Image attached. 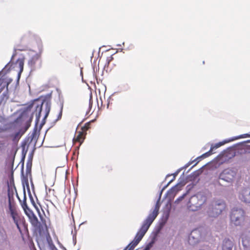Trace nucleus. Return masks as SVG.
Masks as SVG:
<instances>
[{"label":"nucleus","instance_id":"8","mask_svg":"<svg viewBox=\"0 0 250 250\" xmlns=\"http://www.w3.org/2000/svg\"><path fill=\"white\" fill-rule=\"evenodd\" d=\"M86 134V133H84L83 131H77L73 139V143L76 144L78 142L79 143V145L80 146L83 143Z\"/></svg>","mask_w":250,"mask_h":250},{"label":"nucleus","instance_id":"35","mask_svg":"<svg viewBox=\"0 0 250 250\" xmlns=\"http://www.w3.org/2000/svg\"><path fill=\"white\" fill-rule=\"evenodd\" d=\"M91 106H92V103H91V99H90L89 102V107L91 108Z\"/></svg>","mask_w":250,"mask_h":250},{"label":"nucleus","instance_id":"24","mask_svg":"<svg viewBox=\"0 0 250 250\" xmlns=\"http://www.w3.org/2000/svg\"><path fill=\"white\" fill-rule=\"evenodd\" d=\"M50 105L48 104V103H46L45 104V112H46V113H45V115L44 116V118H46L47 117V116L48 115V114L50 112Z\"/></svg>","mask_w":250,"mask_h":250},{"label":"nucleus","instance_id":"7","mask_svg":"<svg viewBox=\"0 0 250 250\" xmlns=\"http://www.w3.org/2000/svg\"><path fill=\"white\" fill-rule=\"evenodd\" d=\"M239 198L244 202L250 203V188L243 189L240 193Z\"/></svg>","mask_w":250,"mask_h":250},{"label":"nucleus","instance_id":"30","mask_svg":"<svg viewBox=\"0 0 250 250\" xmlns=\"http://www.w3.org/2000/svg\"><path fill=\"white\" fill-rule=\"evenodd\" d=\"M30 123H27L26 124V125L24 127V130L22 131L24 132V133L26 131V130L28 129V128L30 127Z\"/></svg>","mask_w":250,"mask_h":250},{"label":"nucleus","instance_id":"11","mask_svg":"<svg viewBox=\"0 0 250 250\" xmlns=\"http://www.w3.org/2000/svg\"><path fill=\"white\" fill-rule=\"evenodd\" d=\"M12 80L6 78L0 79V93L6 88V91H8V87L11 83Z\"/></svg>","mask_w":250,"mask_h":250},{"label":"nucleus","instance_id":"38","mask_svg":"<svg viewBox=\"0 0 250 250\" xmlns=\"http://www.w3.org/2000/svg\"><path fill=\"white\" fill-rule=\"evenodd\" d=\"M172 181V180L170 181V182H169V183H168V184H169L170 182H171V181Z\"/></svg>","mask_w":250,"mask_h":250},{"label":"nucleus","instance_id":"33","mask_svg":"<svg viewBox=\"0 0 250 250\" xmlns=\"http://www.w3.org/2000/svg\"><path fill=\"white\" fill-rule=\"evenodd\" d=\"M62 106L60 113L59 114L58 119H60L62 116Z\"/></svg>","mask_w":250,"mask_h":250},{"label":"nucleus","instance_id":"2","mask_svg":"<svg viewBox=\"0 0 250 250\" xmlns=\"http://www.w3.org/2000/svg\"><path fill=\"white\" fill-rule=\"evenodd\" d=\"M226 208V204L223 200H214L208 211L209 216L216 217L221 214Z\"/></svg>","mask_w":250,"mask_h":250},{"label":"nucleus","instance_id":"29","mask_svg":"<svg viewBox=\"0 0 250 250\" xmlns=\"http://www.w3.org/2000/svg\"><path fill=\"white\" fill-rule=\"evenodd\" d=\"M38 107H39V112L38 113V115H37V122H38L39 119H40V118L41 117V111H42V106L39 107V106H38L37 108Z\"/></svg>","mask_w":250,"mask_h":250},{"label":"nucleus","instance_id":"32","mask_svg":"<svg viewBox=\"0 0 250 250\" xmlns=\"http://www.w3.org/2000/svg\"><path fill=\"white\" fill-rule=\"evenodd\" d=\"M113 57L112 56H110L109 57H108L107 58L106 61L107 62L108 64L109 63V62L113 60Z\"/></svg>","mask_w":250,"mask_h":250},{"label":"nucleus","instance_id":"10","mask_svg":"<svg viewBox=\"0 0 250 250\" xmlns=\"http://www.w3.org/2000/svg\"><path fill=\"white\" fill-rule=\"evenodd\" d=\"M39 216L41 220L40 228H39V230L40 232H44L47 230V226L46 224V217L45 216H42L39 213Z\"/></svg>","mask_w":250,"mask_h":250},{"label":"nucleus","instance_id":"25","mask_svg":"<svg viewBox=\"0 0 250 250\" xmlns=\"http://www.w3.org/2000/svg\"><path fill=\"white\" fill-rule=\"evenodd\" d=\"M21 205L23 209H24L25 208H27L28 207V206L26 203V198L25 195L24 196V199H23L22 202L21 203Z\"/></svg>","mask_w":250,"mask_h":250},{"label":"nucleus","instance_id":"5","mask_svg":"<svg viewBox=\"0 0 250 250\" xmlns=\"http://www.w3.org/2000/svg\"><path fill=\"white\" fill-rule=\"evenodd\" d=\"M237 171L235 169L227 168L224 169L219 175V179L232 184L236 179Z\"/></svg>","mask_w":250,"mask_h":250},{"label":"nucleus","instance_id":"12","mask_svg":"<svg viewBox=\"0 0 250 250\" xmlns=\"http://www.w3.org/2000/svg\"><path fill=\"white\" fill-rule=\"evenodd\" d=\"M38 138V133L37 131V126L34 129L31 135L28 137L27 141H29V144L34 142L35 145Z\"/></svg>","mask_w":250,"mask_h":250},{"label":"nucleus","instance_id":"23","mask_svg":"<svg viewBox=\"0 0 250 250\" xmlns=\"http://www.w3.org/2000/svg\"><path fill=\"white\" fill-rule=\"evenodd\" d=\"M23 210L28 217L34 214L33 212L28 207L24 208Z\"/></svg>","mask_w":250,"mask_h":250},{"label":"nucleus","instance_id":"21","mask_svg":"<svg viewBox=\"0 0 250 250\" xmlns=\"http://www.w3.org/2000/svg\"><path fill=\"white\" fill-rule=\"evenodd\" d=\"M102 168L103 171L106 173H110L113 170L112 167L110 165H106L103 167Z\"/></svg>","mask_w":250,"mask_h":250},{"label":"nucleus","instance_id":"28","mask_svg":"<svg viewBox=\"0 0 250 250\" xmlns=\"http://www.w3.org/2000/svg\"><path fill=\"white\" fill-rule=\"evenodd\" d=\"M223 145V143L220 142L219 143H217L215 144L214 146H211V147H213V150L214 149H217L220 146H221Z\"/></svg>","mask_w":250,"mask_h":250},{"label":"nucleus","instance_id":"39","mask_svg":"<svg viewBox=\"0 0 250 250\" xmlns=\"http://www.w3.org/2000/svg\"><path fill=\"white\" fill-rule=\"evenodd\" d=\"M144 250H146L144 249Z\"/></svg>","mask_w":250,"mask_h":250},{"label":"nucleus","instance_id":"17","mask_svg":"<svg viewBox=\"0 0 250 250\" xmlns=\"http://www.w3.org/2000/svg\"><path fill=\"white\" fill-rule=\"evenodd\" d=\"M213 150V147H210V149L206 153H205L204 154H202L201 156L197 157L196 159L200 160L201 158L204 159V158L209 157V156H210L211 154H213V152H212Z\"/></svg>","mask_w":250,"mask_h":250},{"label":"nucleus","instance_id":"15","mask_svg":"<svg viewBox=\"0 0 250 250\" xmlns=\"http://www.w3.org/2000/svg\"><path fill=\"white\" fill-rule=\"evenodd\" d=\"M8 241V237L5 230L3 228H0V243Z\"/></svg>","mask_w":250,"mask_h":250},{"label":"nucleus","instance_id":"9","mask_svg":"<svg viewBox=\"0 0 250 250\" xmlns=\"http://www.w3.org/2000/svg\"><path fill=\"white\" fill-rule=\"evenodd\" d=\"M233 246L234 244L231 240L225 238L222 242V250H232Z\"/></svg>","mask_w":250,"mask_h":250},{"label":"nucleus","instance_id":"20","mask_svg":"<svg viewBox=\"0 0 250 250\" xmlns=\"http://www.w3.org/2000/svg\"><path fill=\"white\" fill-rule=\"evenodd\" d=\"M94 121L92 120L91 122H89L86 123L82 127L81 131H83L84 133H86V131L88 130L89 128H91V123L93 122Z\"/></svg>","mask_w":250,"mask_h":250},{"label":"nucleus","instance_id":"22","mask_svg":"<svg viewBox=\"0 0 250 250\" xmlns=\"http://www.w3.org/2000/svg\"><path fill=\"white\" fill-rule=\"evenodd\" d=\"M198 231L196 229L193 230L191 232V233L189 237V239L190 240L191 238H192L193 239H195V241H194L195 243L198 242L199 240H198V238H194V234L195 235L196 234L198 233Z\"/></svg>","mask_w":250,"mask_h":250},{"label":"nucleus","instance_id":"14","mask_svg":"<svg viewBox=\"0 0 250 250\" xmlns=\"http://www.w3.org/2000/svg\"><path fill=\"white\" fill-rule=\"evenodd\" d=\"M29 221L33 226L39 229L40 228V223L39 222L38 219L36 216L34 214H32L28 217Z\"/></svg>","mask_w":250,"mask_h":250},{"label":"nucleus","instance_id":"6","mask_svg":"<svg viewBox=\"0 0 250 250\" xmlns=\"http://www.w3.org/2000/svg\"><path fill=\"white\" fill-rule=\"evenodd\" d=\"M242 245L245 250H250V231L245 232L242 235Z\"/></svg>","mask_w":250,"mask_h":250},{"label":"nucleus","instance_id":"36","mask_svg":"<svg viewBox=\"0 0 250 250\" xmlns=\"http://www.w3.org/2000/svg\"><path fill=\"white\" fill-rule=\"evenodd\" d=\"M52 250H58L56 247L53 249Z\"/></svg>","mask_w":250,"mask_h":250},{"label":"nucleus","instance_id":"18","mask_svg":"<svg viewBox=\"0 0 250 250\" xmlns=\"http://www.w3.org/2000/svg\"><path fill=\"white\" fill-rule=\"evenodd\" d=\"M9 209L10 212L11 216L15 215L16 214L18 213L16 210V207L14 205H12L10 201L9 202Z\"/></svg>","mask_w":250,"mask_h":250},{"label":"nucleus","instance_id":"19","mask_svg":"<svg viewBox=\"0 0 250 250\" xmlns=\"http://www.w3.org/2000/svg\"><path fill=\"white\" fill-rule=\"evenodd\" d=\"M17 63L18 64L20 68V75L23 70L24 60L23 59H18L17 61Z\"/></svg>","mask_w":250,"mask_h":250},{"label":"nucleus","instance_id":"4","mask_svg":"<svg viewBox=\"0 0 250 250\" xmlns=\"http://www.w3.org/2000/svg\"><path fill=\"white\" fill-rule=\"evenodd\" d=\"M245 212L241 208H233L230 214L231 222L236 226L242 223L245 219Z\"/></svg>","mask_w":250,"mask_h":250},{"label":"nucleus","instance_id":"34","mask_svg":"<svg viewBox=\"0 0 250 250\" xmlns=\"http://www.w3.org/2000/svg\"><path fill=\"white\" fill-rule=\"evenodd\" d=\"M38 59L37 57H33L31 60L30 62H32L34 64L35 63V61Z\"/></svg>","mask_w":250,"mask_h":250},{"label":"nucleus","instance_id":"13","mask_svg":"<svg viewBox=\"0 0 250 250\" xmlns=\"http://www.w3.org/2000/svg\"><path fill=\"white\" fill-rule=\"evenodd\" d=\"M12 217L14 222L15 224H16L17 228L19 229L20 231H21V229L20 227V224L21 223H23L24 222H25V220L23 217H21L18 213H17L15 214V215H13L11 216Z\"/></svg>","mask_w":250,"mask_h":250},{"label":"nucleus","instance_id":"37","mask_svg":"<svg viewBox=\"0 0 250 250\" xmlns=\"http://www.w3.org/2000/svg\"><path fill=\"white\" fill-rule=\"evenodd\" d=\"M18 50H21V51L24 50V49H18Z\"/></svg>","mask_w":250,"mask_h":250},{"label":"nucleus","instance_id":"27","mask_svg":"<svg viewBox=\"0 0 250 250\" xmlns=\"http://www.w3.org/2000/svg\"><path fill=\"white\" fill-rule=\"evenodd\" d=\"M178 191L177 186H175L171 188L169 191V192H171L172 193H176Z\"/></svg>","mask_w":250,"mask_h":250},{"label":"nucleus","instance_id":"3","mask_svg":"<svg viewBox=\"0 0 250 250\" xmlns=\"http://www.w3.org/2000/svg\"><path fill=\"white\" fill-rule=\"evenodd\" d=\"M207 198L202 193H198L191 197L188 203V208L192 211L198 210L206 201Z\"/></svg>","mask_w":250,"mask_h":250},{"label":"nucleus","instance_id":"1","mask_svg":"<svg viewBox=\"0 0 250 250\" xmlns=\"http://www.w3.org/2000/svg\"><path fill=\"white\" fill-rule=\"evenodd\" d=\"M160 207V204L159 200H158L155 204L153 210L149 213L147 218L145 220L134 240L124 250H134L135 247L142 240L149 227L157 216Z\"/></svg>","mask_w":250,"mask_h":250},{"label":"nucleus","instance_id":"16","mask_svg":"<svg viewBox=\"0 0 250 250\" xmlns=\"http://www.w3.org/2000/svg\"><path fill=\"white\" fill-rule=\"evenodd\" d=\"M23 134L24 132H22V130H20L19 132L11 135L12 141L14 142H18Z\"/></svg>","mask_w":250,"mask_h":250},{"label":"nucleus","instance_id":"31","mask_svg":"<svg viewBox=\"0 0 250 250\" xmlns=\"http://www.w3.org/2000/svg\"><path fill=\"white\" fill-rule=\"evenodd\" d=\"M152 247V244L151 243H149L144 249L146 250H150V249Z\"/></svg>","mask_w":250,"mask_h":250},{"label":"nucleus","instance_id":"26","mask_svg":"<svg viewBox=\"0 0 250 250\" xmlns=\"http://www.w3.org/2000/svg\"><path fill=\"white\" fill-rule=\"evenodd\" d=\"M247 137H250V133H246V134H244L241 135L238 137V138H247ZM247 142L250 143V140H248L247 141Z\"/></svg>","mask_w":250,"mask_h":250}]
</instances>
